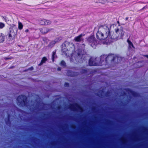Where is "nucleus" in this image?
I'll return each mask as SVG.
<instances>
[{"mask_svg": "<svg viewBox=\"0 0 148 148\" xmlns=\"http://www.w3.org/2000/svg\"><path fill=\"white\" fill-rule=\"evenodd\" d=\"M10 30L7 35V38L8 41H10L14 39L16 36L17 32L16 29L14 27L10 28Z\"/></svg>", "mask_w": 148, "mask_h": 148, "instance_id": "f257e3e1", "label": "nucleus"}, {"mask_svg": "<svg viewBox=\"0 0 148 148\" xmlns=\"http://www.w3.org/2000/svg\"><path fill=\"white\" fill-rule=\"evenodd\" d=\"M124 35V32L122 29H119L117 28L115 29V32L112 35V38L115 39L119 37H122Z\"/></svg>", "mask_w": 148, "mask_h": 148, "instance_id": "f03ea898", "label": "nucleus"}, {"mask_svg": "<svg viewBox=\"0 0 148 148\" xmlns=\"http://www.w3.org/2000/svg\"><path fill=\"white\" fill-rule=\"evenodd\" d=\"M101 28L103 36L105 39L110 34V31L108 28L106 26Z\"/></svg>", "mask_w": 148, "mask_h": 148, "instance_id": "7ed1b4c3", "label": "nucleus"}, {"mask_svg": "<svg viewBox=\"0 0 148 148\" xmlns=\"http://www.w3.org/2000/svg\"><path fill=\"white\" fill-rule=\"evenodd\" d=\"M102 32L101 28V27L97 33L96 35L97 38L100 40L105 39Z\"/></svg>", "mask_w": 148, "mask_h": 148, "instance_id": "20e7f679", "label": "nucleus"}, {"mask_svg": "<svg viewBox=\"0 0 148 148\" xmlns=\"http://www.w3.org/2000/svg\"><path fill=\"white\" fill-rule=\"evenodd\" d=\"M51 23V21L45 19H42L40 20V23L43 25H50Z\"/></svg>", "mask_w": 148, "mask_h": 148, "instance_id": "39448f33", "label": "nucleus"}, {"mask_svg": "<svg viewBox=\"0 0 148 148\" xmlns=\"http://www.w3.org/2000/svg\"><path fill=\"white\" fill-rule=\"evenodd\" d=\"M51 29L46 27H43L40 29V30L41 33L45 34L49 32Z\"/></svg>", "mask_w": 148, "mask_h": 148, "instance_id": "423d86ee", "label": "nucleus"}, {"mask_svg": "<svg viewBox=\"0 0 148 148\" xmlns=\"http://www.w3.org/2000/svg\"><path fill=\"white\" fill-rule=\"evenodd\" d=\"M26 99V97L22 95L19 96L17 98V100L18 101L21 103L22 102L24 103L25 100Z\"/></svg>", "mask_w": 148, "mask_h": 148, "instance_id": "0eeeda50", "label": "nucleus"}, {"mask_svg": "<svg viewBox=\"0 0 148 148\" xmlns=\"http://www.w3.org/2000/svg\"><path fill=\"white\" fill-rule=\"evenodd\" d=\"M96 3H100L105 4L106 3H110L109 0H96L95 1Z\"/></svg>", "mask_w": 148, "mask_h": 148, "instance_id": "6e6552de", "label": "nucleus"}, {"mask_svg": "<svg viewBox=\"0 0 148 148\" xmlns=\"http://www.w3.org/2000/svg\"><path fill=\"white\" fill-rule=\"evenodd\" d=\"M110 3H113L114 2L118 3H123L126 2L125 0H109Z\"/></svg>", "mask_w": 148, "mask_h": 148, "instance_id": "1a4fd4ad", "label": "nucleus"}, {"mask_svg": "<svg viewBox=\"0 0 148 148\" xmlns=\"http://www.w3.org/2000/svg\"><path fill=\"white\" fill-rule=\"evenodd\" d=\"M5 36L2 33H0V43L3 42L5 40Z\"/></svg>", "mask_w": 148, "mask_h": 148, "instance_id": "9d476101", "label": "nucleus"}, {"mask_svg": "<svg viewBox=\"0 0 148 148\" xmlns=\"http://www.w3.org/2000/svg\"><path fill=\"white\" fill-rule=\"evenodd\" d=\"M82 35L81 34L79 36L75 37L74 40L76 42H80L81 41L83 40V39L82 38Z\"/></svg>", "mask_w": 148, "mask_h": 148, "instance_id": "9b49d317", "label": "nucleus"}, {"mask_svg": "<svg viewBox=\"0 0 148 148\" xmlns=\"http://www.w3.org/2000/svg\"><path fill=\"white\" fill-rule=\"evenodd\" d=\"M89 64L90 66H96L97 65H101V64H97L95 62H93L92 61V60L91 58H90V60L89 62Z\"/></svg>", "mask_w": 148, "mask_h": 148, "instance_id": "f8f14e48", "label": "nucleus"}, {"mask_svg": "<svg viewBox=\"0 0 148 148\" xmlns=\"http://www.w3.org/2000/svg\"><path fill=\"white\" fill-rule=\"evenodd\" d=\"M88 41L90 42L94 43L95 41L94 37L93 36H90L88 39Z\"/></svg>", "mask_w": 148, "mask_h": 148, "instance_id": "ddd939ff", "label": "nucleus"}, {"mask_svg": "<svg viewBox=\"0 0 148 148\" xmlns=\"http://www.w3.org/2000/svg\"><path fill=\"white\" fill-rule=\"evenodd\" d=\"M47 59L45 57H44L41 60V62L39 64V65H41L43 63L45 62L47 60Z\"/></svg>", "mask_w": 148, "mask_h": 148, "instance_id": "4468645a", "label": "nucleus"}, {"mask_svg": "<svg viewBox=\"0 0 148 148\" xmlns=\"http://www.w3.org/2000/svg\"><path fill=\"white\" fill-rule=\"evenodd\" d=\"M23 25L20 22H18V29L21 30L23 28Z\"/></svg>", "mask_w": 148, "mask_h": 148, "instance_id": "2eb2a0df", "label": "nucleus"}, {"mask_svg": "<svg viewBox=\"0 0 148 148\" xmlns=\"http://www.w3.org/2000/svg\"><path fill=\"white\" fill-rule=\"evenodd\" d=\"M56 43V41L55 40L52 41L50 42L49 45L50 47H52Z\"/></svg>", "mask_w": 148, "mask_h": 148, "instance_id": "dca6fc26", "label": "nucleus"}, {"mask_svg": "<svg viewBox=\"0 0 148 148\" xmlns=\"http://www.w3.org/2000/svg\"><path fill=\"white\" fill-rule=\"evenodd\" d=\"M113 57V56H108L107 57L106 59V60L107 61L109 60L110 59L111 60V59H112V58Z\"/></svg>", "mask_w": 148, "mask_h": 148, "instance_id": "f3484780", "label": "nucleus"}, {"mask_svg": "<svg viewBox=\"0 0 148 148\" xmlns=\"http://www.w3.org/2000/svg\"><path fill=\"white\" fill-rule=\"evenodd\" d=\"M127 42L128 43L130 47L132 46L133 48H134V46L132 43L129 40H127Z\"/></svg>", "mask_w": 148, "mask_h": 148, "instance_id": "a211bd4d", "label": "nucleus"}, {"mask_svg": "<svg viewBox=\"0 0 148 148\" xmlns=\"http://www.w3.org/2000/svg\"><path fill=\"white\" fill-rule=\"evenodd\" d=\"M5 24L2 23L0 22V28H2L5 26Z\"/></svg>", "mask_w": 148, "mask_h": 148, "instance_id": "6ab92c4d", "label": "nucleus"}, {"mask_svg": "<svg viewBox=\"0 0 148 148\" xmlns=\"http://www.w3.org/2000/svg\"><path fill=\"white\" fill-rule=\"evenodd\" d=\"M56 54V52H53V55L52 56V58L53 60V62L54 61V56Z\"/></svg>", "mask_w": 148, "mask_h": 148, "instance_id": "aec40b11", "label": "nucleus"}, {"mask_svg": "<svg viewBox=\"0 0 148 148\" xmlns=\"http://www.w3.org/2000/svg\"><path fill=\"white\" fill-rule=\"evenodd\" d=\"M61 65L62 66H64L65 65V63L64 62L62 61L60 63Z\"/></svg>", "mask_w": 148, "mask_h": 148, "instance_id": "412c9836", "label": "nucleus"}, {"mask_svg": "<svg viewBox=\"0 0 148 148\" xmlns=\"http://www.w3.org/2000/svg\"><path fill=\"white\" fill-rule=\"evenodd\" d=\"M105 58H106V56H101V59H102L103 58L104 59Z\"/></svg>", "mask_w": 148, "mask_h": 148, "instance_id": "4be33fe9", "label": "nucleus"}, {"mask_svg": "<svg viewBox=\"0 0 148 148\" xmlns=\"http://www.w3.org/2000/svg\"><path fill=\"white\" fill-rule=\"evenodd\" d=\"M28 31H29V30L28 29H27L25 30V32H28Z\"/></svg>", "mask_w": 148, "mask_h": 148, "instance_id": "5701e85b", "label": "nucleus"}, {"mask_svg": "<svg viewBox=\"0 0 148 148\" xmlns=\"http://www.w3.org/2000/svg\"><path fill=\"white\" fill-rule=\"evenodd\" d=\"M145 56L148 59V55H146Z\"/></svg>", "mask_w": 148, "mask_h": 148, "instance_id": "b1692460", "label": "nucleus"}, {"mask_svg": "<svg viewBox=\"0 0 148 148\" xmlns=\"http://www.w3.org/2000/svg\"><path fill=\"white\" fill-rule=\"evenodd\" d=\"M58 71H60L61 70L60 68H58Z\"/></svg>", "mask_w": 148, "mask_h": 148, "instance_id": "393cba45", "label": "nucleus"}]
</instances>
